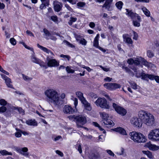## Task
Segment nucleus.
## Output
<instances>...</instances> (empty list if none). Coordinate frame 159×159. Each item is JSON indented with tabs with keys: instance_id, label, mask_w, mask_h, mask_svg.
Wrapping results in <instances>:
<instances>
[{
	"instance_id": "1",
	"label": "nucleus",
	"mask_w": 159,
	"mask_h": 159,
	"mask_svg": "<svg viewBox=\"0 0 159 159\" xmlns=\"http://www.w3.org/2000/svg\"><path fill=\"white\" fill-rule=\"evenodd\" d=\"M139 116L142 119L143 123L148 126H150L154 123V117L150 113L146 111L141 110L139 113Z\"/></svg>"
},
{
	"instance_id": "2",
	"label": "nucleus",
	"mask_w": 159,
	"mask_h": 159,
	"mask_svg": "<svg viewBox=\"0 0 159 159\" xmlns=\"http://www.w3.org/2000/svg\"><path fill=\"white\" fill-rule=\"evenodd\" d=\"M47 100L54 104L57 105L59 102V98L57 92L55 90L52 89H47L44 92Z\"/></svg>"
},
{
	"instance_id": "3",
	"label": "nucleus",
	"mask_w": 159,
	"mask_h": 159,
	"mask_svg": "<svg viewBox=\"0 0 159 159\" xmlns=\"http://www.w3.org/2000/svg\"><path fill=\"white\" fill-rule=\"evenodd\" d=\"M127 62L129 65L134 64L136 66L138 65L140 63H142L143 65L148 67L152 66V65H153L152 64L148 63L144 58L140 57L129 59Z\"/></svg>"
},
{
	"instance_id": "4",
	"label": "nucleus",
	"mask_w": 159,
	"mask_h": 159,
	"mask_svg": "<svg viewBox=\"0 0 159 159\" xmlns=\"http://www.w3.org/2000/svg\"><path fill=\"white\" fill-rule=\"evenodd\" d=\"M130 139L134 142L137 143H145L146 141V139L144 135L140 133L133 131L130 133Z\"/></svg>"
},
{
	"instance_id": "5",
	"label": "nucleus",
	"mask_w": 159,
	"mask_h": 159,
	"mask_svg": "<svg viewBox=\"0 0 159 159\" xmlns=\"http://www.w3.org/2000/svg\"><path fill=\"white\" fill-rule=\"evenodd\" d=\"M69 117H72L74 119V120L76 122L78 128L83 127L85 129H87V128L82 126L87 122L86 118L85 116L81 115L75 116V115H73L70 116Z\"/></svg>"
},
{
	"instance_id": "6",
	"label": "nucleus",
	"mask_w": 159,
	"mask_h": 159,
	"mask_svg": "<svg viewBox=\"0 0 159 159\" xmlns=\"http://www.w3.org/2000/svg\"><path fill=\"white\" fill-rule=\"evenodd\" d=\"M148 138L152 141H159V129L156 128L151 130L149 132Z\"/></svg>"
},
{
	"instance_id": "7",
	"label": "nucleus",
	"mask_w": 159,
	"mask_h": 159,
	"mask_svg": "<svg viewBox=\"0 0 159 159\" xmlns=\"http://www.w3.org/2000/svg\"><path fill=\"white\" fill-rule=\"evenodd\" d=\"M95 103L97 106L102 108L109 109L111 108L110 106L107 103L106 100L104 98H98L95 102Z\"/></svg>"
},
{
	"instance_id": "8",
	"label": "nucleus",
	"mask_w": 159,
	"mask_h": 159,
	"mask_svg": "<svg viewBox=\"0 0 159 159\" xmlns=\"http://www.w3.org/2000/svg\"><path fill=\"white\" fill-rule=\"evenodd\" d=\"M103 119L102 123L103 125L107 127H111L114 125V124L112 121L107 118L109 117L108 114L104 112L100 113Z\"/></svg>"
},
{
	"instance_id": "9",
	"label": "nucleus",
	"mask_w": 159,
	"mask_h": 159,
	"mask_svg": "<svg viewBox=\"0 0 159 159\" xmlns=\"http://www.w3.org/2000/svg\"><path fill=\"white\" fill-rule=\"evenodd\" d=\"M125 10L126 11V14L128 17H130L131 19H134L136 18L139 21H141L140 16L138 14L133 11L132 10L126 8L125 9Z\"/></svg>"
},
{
	"instance_id": "10",
	"label": "nucleus",
	"mask_w": 159,
	"mask_h": 159,
	"mask_svg": "<svg viewBox=\"0 0 159 159\" xmlns=\"http://www.w3.org/2000/svg\"><path fill=\"white\" fill-rule=\"evenodd\" d=\"M112 107L115 109V111L121 116H124L126 114V110L124 108L120 107L118 104L113 103L112 104Z\"/></svg>"
},
{
	"instance_id": "11",
	"label": "nucleus",
	"mask_w": 159,
	"mask_h": 159,
	"mask_svg": "<svg viewBox=\"0 0 159 159\" xmlns=\"http://www.w3.org/2000/svg\"><path fill=\"white\" fill-rule=\"evenodd\" d=\"M53 56H51L50 59L49 57H47V60L48 61V66L51 67H56L59 65V62L57 61L55 59H52L53 58Z\"/></svg>"
},
{
	"instance_id": "12",
	"label": "nucleus",
	"mask_w": 159,
	"mask_h": 159,
	"mask_svg": "<svg viewBox=\"0 0 159 159\" xmlns=\"http://www.w3.org/2000/svg\"><path fill=\"white\" fill-rule=\"evenodd\" d=\"M142 119L140 118L134 117L132 118L130 120V122L132 124L136 127L140 128L142 126L143 122Z\"/></svg>"
},
{
	"instance_id": "13",
	"label": "nucleus",
	"mask_w": 159,
	"mask_h": 159,
	"mask_svg": "<svg viewBox=\"0 0 159 159\" xmlns=\"http://www.w3.org/2000/svg\"><path fill=\"white\" fill-rule=\"evenodd\" d=\"M136 76L137 78H140L141 77H142V79L147 81H148V79L151 80H152L153 77L152 75L145 74L143 72L139 73H136Z\"/></svg>"
},
{
	"instance_id": "14",
	"label": "nucleus",
	"mask_w": 159,
	"mask_h": 159,
	"mask_svg": "<svg viewBox=\"0 0 159 159\" xmlns=\"http://www.w3.org/2000/svg\"><path fill=\"white\" fill-rule=\"evenodd\" d=\"M15 149L17 152L25 157H27L29 155V153L28 152V150L27 147L20 148L16 147L15 148Z\"/></svg>"
},
{
	"instance_id": "15",
	"label": "nucleus",
	"mask_w": 159,
	"mask_h": 159,
	"mask_svg": "<svg viewBox=\"0 0 159 159\" xmlns=\"http://www.w3.org/2000/svg\"><path fill=\"white\" fill-rule=\"evenodd\" d=\"M63 111L66 114H72L75 112V110L69 105H65L63 108Z\"/></svg>"
},
{
	"instance_id": "16",
	"label": "nucleus",
	"mask_w": 159,
	"mask_h": 159,
	"mask_svg": "<svg viewBox=\"0 0 159 159\" xmlns=\"http://www.w3.org/2000/svg\"><path fill=\"white\" fill-rule=\"evenodd\" d=\"M112 0H107L105 3L102 5V7H105L108 11H109L112 2Z\"/></svg>"
},
{
	"instance_id": "17",
	"label": "nucleus",
	"mask_w": 159,
	"mask_h": 159,
	"mask_svg": "<svg viewBox=\"0 0 159 159\" xmlns=\"http://www.w3.org/2000/svg\"><path fill=\"white\" fill-rule=\"evenodd\" d=\"M129 35L128 34H125L123 35V37L124 40H126V42L128 44H132L133 43L131 39L128 37Z\"/></svg>"
},
{
	"instance_id": "18",
	"label": "nucleus",
	"mask_w": 159,
	"mask_h": 159,
	"mask_svg": "<svg viewBox=\"0 0 159 159\" xmlns=\"http://www.w3.org/2000/svg\"><path fill=\"white\" fill-rule=\"evenodd\" d=\"M37 46L38 48H40L43 51L46 52L48 54L50 53L52 55H54L53 53L50 50L48 49L47 48L39 45V44H37Z\"/></svg>"
},
{
	"instance_id": "19",
	"label": "nucleus",
	"mask_w": 159,
	"mask_h": 159,
	"mask_svg": "<svg viewBox=\"0 0 159 159\" xmlns=\"http://www.w3.org/2000/svg\"><path fill=\"white\" fill-rule=\"evenodd\" d=\"M114 130L116 132H119L121 134L124 135H126V133L125 130L122 128L118 127L115 129Z\"/></svg>"
},
{
	"instance_id": "20",
	"label": "nucleus",
	"mask_w": 159,
	"mask_h": 159,
	"mask_svg": "<svg viewBox=\"0 0 159 159\" xmlns=\"http://www.w3.org/2000/svg\"><path fill=\"white\" fill-rule=\"evenodd\" d=\"M148 147L150 150L153 151H157L159 149V146L155 144H149Z\"/></svg>"
},
{
	"instance_id": "21",
	"label": "nucleus",
	"mask_w": 159,
	"mask_h": 159,
	"mask_svg": "<svg viewBox=\"0 0 159 159\" xmlns=\"http://www.w3.org/2000/svg\"><path fill=\"white\" fill-rule=\"evenodd\" d=\"M26 123L27 124L32 126H37V123L34 120H29L26 121Z\"/></svg>"
},
{
	"instance_id": "22",
	"label": "nucleus",
	"mask_w": 159,
	"mask_h": 159,
	"mask_svg": "<svg viewBox=\"0 0 159 159\" xmlns=\"http://www.w3.org/2000/svg\"><path fill=\"white\" fill-rule=\"evenodd\" d=\"M42 4L41 5L40 8L41 9H43L44 7L49 5V0H41Z\"/></svg>"
},
{
	"instance_id": "23",
	"label": "nucleus",
	"mask_w": 159,
	"mask_h": 159,
	"mask_svg": "<svg viewBox=\"0 0 159 159\" xmlns=\"http://www.w3.org/2000/svg\"><path fill=\"white\" fill-rule=\"evenodd\" d=\"M123 69H124L125 72L128 73L129 75L132 77H133L134 75V74L133 72L129 68L127 67H125L123 66L122 67Z\"/></svg>"
},
{
	"instance_id": "24",
	"label": "nucleus",
	"mask_w": 159,
	"mask_h": 159,
	"mask_svg": "<svg viewBox=\"0 0 159 159\" xmlns=\"http://www.w3.org/2000/svg\"><path fill=\"white\" fill-rule=\"evenodd\" d=\"M93 46L98 48L99 49H100V50L104 52H106V50L105 49H103V48H101V47L98 46V41H94Z\"/></svg>"
},
{
	"instance_id": "25",
	"label": "nucleus",
	"mask_w": 159,
	"mask_h": 159,
	"mask_svg": "<svg viewBox=\"0 0 159 159\" xmlns=\"http://www.w3.org/2000/svg\"><path fill=\"white\" fill-rule=\"evenodd\" d=\"M142 152L150 159H153L154 158V156L152 152L149 151H143Z\"/></svg>"
},
{
	"instance_id": "26",
	"label": "nucleus",
	"mask_w": 159,
	"mask_h": 159,
	"mask_svg": "<svg viewBox=\"0 0 159 159\" xmlns=\"http://www.w3.org/2000/svg\"><path fill=\"white\" fill-rule=\"evenodd\" d=\"M31 59L33 62L37 64H40V62L41 61L36 57L34 55H32L31 56Z\"/></svg>"
},
{
	"instance_id": "27",
	"label": "nucleus",
	"mask_w": 159,
	"mask_h": 159,
	"mask_svg": "<svg viewBox=\"0 0 159 159\" xmlns=\"http://www.w3.org/2000/svg\"><path fill=\"white\" fill-rule=\"evenodd\" d=\"M104 86L106 89L110 90H113V83H107L104 84Z\"/></svg>"
},
{
	"instance_id": "28",
	"label": "nucleus",
	"mask_w": 159,
	"mask_h": 159,
	"mask_svg": "<svg viewBox=\"0 0 159 159\" xmlns=\"http://www.w3.org/2000/svg\"><path fill=\"white\" fill-rule=\"evenodd\" d=\"M5 83L7 86L11 88H13L12 85L11 84L12 83L11 79L8 77L5 80Z\"/></svg>"
},
{
	"instance_id": "29",
	"label": "nucleus",
	"mask_w": 159,
	"mask_h": 159,
	"mask_svg": "<svg viewBox=\"0 0 159 159\" xmlns=\"http://www.w3.org/2000/svg\"><path fill=\"white\" fill-rule=\"evenodd\" d=\"M76 96L79 99L80 101H82L84 98H84L83 96V93L81 92H77L76 93Z\"/></svg>"
},
{
	"instance_id": "30",
	"label": "nucleus",
	"mask_w": 159,
	"mask_h": 159,
	"mask_svg": "<svg viewBox=\"0 0 159 159\" xmlns=\"http://www.w3.org/2000/svg\"><path fill=\"white\" fill-rule=\"evenodd\" d=\"M142 10L144 14L148 17H149L150 16V11L145 7H143Z\"/></svg>"
},
{
	"instance_id": "31",
	"label": "nucleus",
	"mask_w": 159,
	"mask_h": 159,
	"mask_svg": "<svg viewBox=\"0 0 159 159\" xmlns=\"http://www.w3.org/2000/svg\"><path fill=\"white\" fill-rule=\"evenodd\" d=\"M43 31L45 35L46 36V39H49V37L51 36V34L49 32V31L46 29H44L43 30Z\"/></svg>"
},
{
	"instance_id": "32",
	"label": "nucleus",
	"mask_w": 159,
	"mask_h": 159,
	"mask_svg": "<svg viewBox=\"0 0 159 159\" xmlns=\"http://www.w3.org/2000/svg\"><path fill=\"white\" fill-rule=\"evenodd\" d=\"M11 108L12 110H15L17 109L18 111L20 113H21L23 114H24L25 111L21 107L16 108L12 106L11 107Z\"/></svg>"
},
{
	"instance_id": "33",
	"label": "nucleus",
	"mask_w": 159,
	"mask_h": 159,
	"mask_svg": "<svg viewBox=\"0 0 159 159\" xmlns=\"http://www.w3.org/2000/svg\"><path fill=\"white\" fill-rule=\"evenodd\" d=\"M61 7L60 4L57 3L54 5V9L55 11L58 12L61 10Z\"/></svg>"
},
{
	"instance_id": "34",
	"label": "nucleus",
	"mask_w": 159,
	"mask_h": 159,
	"mask_svg": "<svg viewBox=\"0 0 159 159\" xmlns=\"http://www.w3.org/2000/svg\"><path fill=\"white\" fill-rule=\"evenodd\" d=\"M0 153L2 155H12V153L11 152H8L6 150H4L0 151Z\"/></svg>"
},
{
	"instance_id": "35",
	"label": "nucleus",
	"mask_w": 159,
	"mask_h": 159,
	"mask_svg": "<svg viewBox=\"0 0 159 159\" xmlns=\"http://www.w3.org/2000/svg\"><path fill=\"white\" fill-rule=\"evenodd\" d=\"M123 5V2L121 1H119L117 2L116 4V6L120 10H121L122 7Z\"/></svg>"
},
{
	"instance_id": "36",
	"label": "nucleus",
	"mask_w": 159,
	"mask_h": 159,
	"mask_svg": "<svg viewBox=\"0 0 159 159\" xmlns=\"http://www.w3.org/2000/svg\"><path fill=\"white\" fill-rule=\"evenodd\" d=\"M22 75L23 79L25 81H30L32 80V78L29 77L24 74H23Z\"/></svg>"
},
{
	"instance_id": "37",
	"label": "nucleus",
	"mask_w": 159,
	"mask_h": 159,
	"mask_svg": "<svg viewBox=\"0 0 159 159\" xmlns=\"http://www.w3.org/2000/svg\"><path fill=\"white\" fill-rule=\"evenodd\" d=\"M77 19L75 17H71L70 18V20L68 22V24L70 25H71L73 22H75L76 21Z\"/></svg>"
},
{
	"instance_id": "38",
	"label": "nucleus",
	"mask_w": 159,
	"mask_h": 159,
	"mask_svg": "<svg viewBox=\"0 0 159 159\" xmlns=\"http://www.w3.org/2000/svg\"><path fill=\"white\" fill-rule=\"evenodd\" d=\"M138 20V21H137L136 20H133V23L134 26L139 27L140 26V22L141 21H139Z\"/></svg>"
},
{
	"instance_id": "39",
	"label": "nucleus",
	"mask_w": 159,
	"mask_h": 159,
	"mask_svg": "<svg viewBox=\"0 0 159 159\" xmlns=\"http://www.w3.org/2000/svg\"><path fill=\"white\" fill-rule=\"evenodd\" d=\"M147 55L149 57L151 58L154 56L153 53L151 50H148L147 52Z\"/></svg>"
},
{
	"instance_id": "40",
	"label": "nucleus",
	"mask_w": 159,
	"mask_h": 159,
	"mask_svg": "<svg viewBox=\"0 0 159 159\" xmlns=\"http://www.w3.org/2000/svg\"><path fill=\"white\" fill-rule=\"evenodd\" d=\"M7 104V102L5 99H2L0 100V105H1L5 106Z\"/></svg>"
},
{
	"instance_id": "41",
	"label": "nucleus",
	"mask_w": 159,
	"mask_h": 159,
	"mask_svg": "<svg viewBox=\"0 0 159 159\" xmlns=\"http://www.w3.org/2000/svg\"><path fill=\"white\" fill-rule=\"evenodd\" d=\"M121 85L118 84L113 83V90H115L117 89L120 88Z\"/></svg>"
},
{
	"instance_id": "42",
	"label": "nucleus",
	"mask_w": 159,
	"mask_h": 159,
	"mask_svg": "<svg viewBox=\"0 0 159 159\" xmlns=\"http://www.w3.org/2000/svg\"><path fill=\"white\" fill-rule=\"evenodd\" d=\"M84 107V109L89 111H90L92 109V107L91 106L90 104L89 103L88 104L86 105Z\"/></svg>"
},
{
	"instance_id": "43",
	"label": "nucleus",
	"mask_w": 159,
	"mask_h": 159,
	"mask_svg": "<svg viewBox=\"0 0 159 159\" xmlns=\"http://www.w3.org/2000/svg\"><path fill=\"white\" fill-rule=\"evenodd\" d=\"M51 20L55 22H57L58 21V18L56 16H53L51 17Z\"/></svg>"
},
{
	"instance_id": "44",
	"label": "nucleus",
	"mask_w": 159,
	"mask_h": 159,
	"mask_svg": "<svg viewBox=\"0 0 159 159\" xmlns=\"http://www.w3.org/2000/svg\"><path fill=\"white\" fill-rule=\"evenodd\" d=\"M66 70L68 73H73L75 72V70L71 69L70 67L67 66L66 68Z\"/></svg>"
},
{
	"instance_id": "45",
	"label": "nucleus",
	"mask_w": 159,
	"mask_h": 159,
	"mask_svg": "<svg viewBox=\"0 0 159 159\" xmlns=\"http://www.w3.org/2000/svg\"><path fill=\"white\" fill-rule=\"evenodd\" d=\"M16 130L17 131H19L17 132L15 134V136L16 137H18V138L20 137L21 136V133L20 132V130H21L20 129H16Z\"/></svg>"
},
{
	"instance_id": "46",
	"label": "nucleus",
	"mask_w": 159,
	"mask_h": 159,
	"mask_svg": "<svg viewBox=\"0 0 159 159\" xmlns=\"http://www.w3.org/2000/svg\"><path fill=\"white\" fill-rule=\"evenodd\" d=\"M7 110L6 107L3 106H2L0 107V113H2L4 112Z\"/></svg>"
},
{
	"instance_id": "47",
	"label": "nucleus",
	"mask_w": 159,
	"mask_h": 159,
	"mask_svg": "<svg viewBox=\"0 0 159 159\" xmlns=\"http://www.w3.org/2000/svg\"><path fill=\"white\" fill-rule=\"evenodd\" d=\"M129 83L131 85V86L133 89H137L138 85L135 83Z\"/></svg>"
},
{
	"instance_id": "48",
	"label": "nucleus",
	"mask_w": 159,
	"mask_h": 159,
	"mask_svg": "<svg viewBox=\"0 0 159 159\" xmlns=\"http://www.w3.org/2000/svg\"><path fill=\"white\" fill-rule=\"evenodd\" d=\"M20 43L22 44H23L25 48H26L30 50L31 51L33 50V49L32 48H30V47H28L24 42H20Z\"/></svg>"
},
{
	"instance_id": "49",
	"label": "nucleus",
	"mask_w": 159,
	"mask_h": 159,
	"mask_svg": "<svg viewBox=\"0 0 159 159\" xmlns=\"http://www.w3.org/2000/svg\"><path fill=\"white\" fill-rule=\"evenodd\" d=\"M85 3L84 2H79L77 3V5L80 7H83L85 5Z\"/></svg>"
},
{
	"instance_id": "50",
	"label": "nucleus",
	"mask_w": 159,
	"mask_h": 159,
	"mask_svg": "<svg viewBox=\"0 0 159 159\" xmlns=\"http://www.w3.org/2000/svg\"><path fill=\"white\" fill-rule=\"evenodd\" d=\"M10 41L11 43L14 45H15L16 43V41L13 38H11L10 39Z\"/></svg>"
},
{
	"instance_id": "51",
	"label": "nucleus",
	"mask_w": 159,
	"mask_h": 159,
	"mask_svg": "<svg viewBox=\"0 0 159 159\" xmlns=\"http://www.w3.org/2000/svg\"><path fill=\"white\" fill-rule=\"evenodd\" d=\"M60 57H61L63 58H66L68 61H69L70 59V57L67 55H65L63 54H61L60 55Z\"/></svg>"
},
{
	"instance_id": "52",
	"label": "nucleus",
	"mask_w": 159,
	"mask_h": 159,
	"mask_svg": "<svg viewBox=\"0 0 159 159\" xmlns=\"http://www.w3.org/2000/svg\"><path fill=\"white\" fill-rule=\"evenodd\" d=\"M80 43L81 44L84 45H86L87 43V41L84 39H81L80 40Z\"/></svg>"
},
{
	"instance_id": "53",
	"label": "nucleus",
	"mask_w": 159,
	"mask_h": 159,
	"mask_svg": "<svg viewBox=\"0 0 159 159\" xmlns=\"http://www.w3.org/2000/svg\"><path fill=\"white\" fill-rule=\"evenodd\" d=\"M133 33L134 34L133 39L136 40H137L138 37V34L134 31H133Z\"/></svg>"
},
{
	"instance_id": "54",
	"label": "nucleus",
	"mask_w": 159,
	"mask_h": 159,
	"mask_svg": "<svg viewBox=\"0 0 159 159\" xmlns=\"http://www.w3.org/2000/svg\"><path fill=\"white\" fill-rule=\"evenodd\" d=\"M153 76L152 80H155L157 82L159 83V76H155L154 75H152Z\"/></svg>"
},
{
	"instance_id": "55",
	"label": "nucleus",
	"mask_w": 159,
	"mask_h": 159,
	"mask_svg": "<svg viewBox=\"0 0 159 159\" xmlns=\"http://www.w3.org/2000/svg\"><path fill=\"white\" fill-rule=\"evenodd\" d=\"M81 103L83 104L84 107L87 104H88L89 103L87 101L86 99L85 98H84V99H83L82 101H81Z\"/></svg>"
},
{
	"instance_id": "56",
	"label": "nucleus",
	"mask_w": 159,
	"mask_h": 159,
	"mask_svg": "<svg viewBox=\"0 0 159 159\" xmlns=\"http://www.w3.org/2000/svg\"><path fill=\"white\" fill-rule=\"evenodd\" d=\"M56 153L59 155L60 157H62L63 156V153L59 150H56Z\"/></svg>"
},
{
	"instance_id": "57",
	"label": "nucleus",
	"mask_w": 159,
	"mask_h": 159,
	"mask_svg": "<svg viewBox=\"0 0 159 159\" xmlns=\"http://www.w3.org/2000/svg\"><path fill=\"white\" fill-rule=\"evenodd\" d=\"M107 152L110 156H112V157H114L115 154L114 153L110 150H106Z\"/></svg>"
},
{
	"instance_id": "58",
	"label": "nucleus",
	"mask_w": 159,
	"mask_h": 159,
	"mask_svg": "<svg viewBox=\"0 0 159 159\" xmlns=\"http://www.w3.org/2000/svg\"><path fill=\"white\" fill-rule=\"evenodd\" d=\"M99 67L105 71L107 72L110 70V69L109 68H107L106 67H103L101 65H100Z\"/></svg>"
},
{
	"instance_id": "59",
	"label": "nucleus",
	"mask_w": 159,
	"mask_h": 159,
	"mask_svg": "<svg viewBox=\"0 0 159 159\" xmlns=\"http://www.w3.org/2000/svg\"><path fill=\"white\" fill-rule=\"evenodd\" d=\"M64 42H65L66 43V45H68L69 47H71V48L74 47V46L73 45L71 44L70 43H69L68 42L66 41H65Z\"/></svg>"
},
{
	"instance_id": "60",
	"label": "nucleus",
	"mask_w": 159,
	"mask_h": 159,
	"mask_svg": "<svg viewBox=\"0 0 159 159\" xmlns=\"http://www.w3.org/2000/svg\"><path fill=\"white\" fill-rule=\"evenodd\" d=\"M134 1L137 2H141L146 3H148L149 1V0H134Z\"/></svg>"
},
{
	"instance_id": "61",
	"label": "nucleus",
	"mask_w": 159,
	"mask_h": 159,
	"mask_svg": "<svg viewBox=\"0 0 159 159\" xmlns=\"http://www.w3.org/2000/svg\"><path fill=\"white\" fill-rule=\"evenodd\" d=\"M66 7L70 11H72V9L69 6L68 4H66L65 5Z\"/></svg>"
},
{
	"instance_id": "62",
	"label": "nucleus",
	"mask_w": 159,
	"mask_h": 159,
	"mask_svg": "<svg viewBox=\"0 0 159 159\" xmlns=\"http://www.w3.org/2000/svg\"><path fill=\"white\" fill-rule=\"evenodd\" d=\"M75 36L76 39L77 41H80L81 39V37L80 35H77V34H75Z\"/></svg>"
},
{
	"instance_id": "63",
	"label": "nucleus",
	"mask_w": 159,
	"mask_h": 159,
	"mask_svg": "<svg viewBox=\"0 0 159 159\" xmlns=\"http://www.w3.org/2000/svg\"><path fill=\"white\" fill-rule=\"evenodd\" d=\"M124 152V149L123 148H121V152H117V154L118 155H123Z\"/></svg>"
},
{
	"instance_id": "64",
	"label": "nucleus",
	"mask_w": 159,
	"mask_h": 159,
	"mask_svg": "<svg viewBox=\"0 0 159 159\" xmlns=\"http://www.w3.org/2000/svg\"><path fill=\"white\" fill-rule=\"evenodd\" d=\"M26 34H28V35H29L30 36H32L33 37H34V35L30 31L27 30L26 31Z\"/></svg>"
}]
</instances>
